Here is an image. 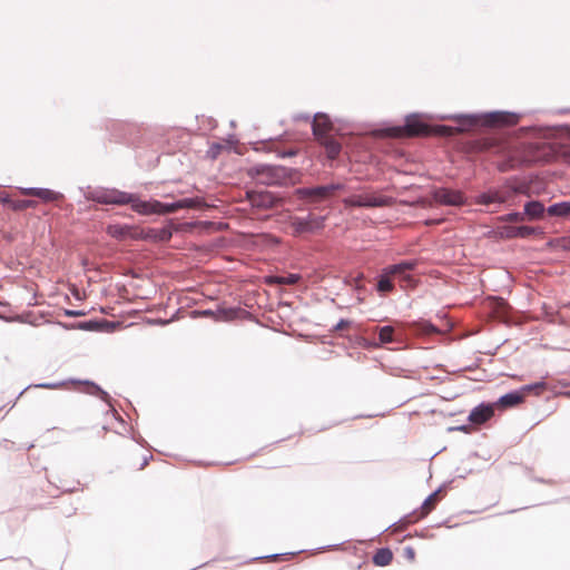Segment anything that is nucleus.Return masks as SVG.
<instances>
[{
	"mask_svg": "<svg viewBox=\"0 0 570 570\" xmlns=\"http://www.w3.org/2000/svg\"><path fill=\"white\" fill-rule=\"evenodd\" d=\"M110 205H129L131 210L141 216L166 215L185 208H197L203 205L199 197L181 198L171 203L157 199H141L138 194L110 188Z\"/></svg>",
	"mask_w": 570,
	"mask_h": 570,
	"instance_id": "nucleus-1",
	"label": "nucleus"
},
{
	"mask_svg": "<svg viewBox=\"0 0 570 570\" xmlns=\"http://www.w3.org/2000/svg\"><path fill=\"white\" fill-rule=\"evenodd\" d=\"M441 119H454L459 122V130L465 131L478 126L500 127L512 126L519 120V116L509 111H490L483 114L441 116Z\"/></svg>",
	"mask_w": 570,
	"mask_h": 570,
	"instance_id": "nucleus-2",
	"label": "nucleus"
},
{
	"mask_svg": "<svg viewBox=\"0 0 570 570\" xmlns=\"http://www.w3.org/2000/svg\"><path fill=\"white\" fill-rule=\"evenodd\" d=\"M528 186L523 183L513 184L507 181L500 187L489 188L488 190L479 194L474 198L476 205L491 206L494 205L499 208L502 205H512L519 195H528Z\"/></svg>",
	"mask_w": 570,
	"mask_h": 570,
	"instance_id": "nucleus-3",
	"label": "nucleus"
},
{
	"mask_svg": "<svg viewBox=\"0 0 570 570\" xmlns=\"http://www.w3.org/2000/svg\"><path fill=\"white\" fill-rule=\"evenodd\" d=\"M248 174L250 177L255 178L257 183L262 185L283 186L294 179V177L296 176V170L281 165L259 164L253 166L248 170Z\"/></svg>",
	"mask_w": 570,
	"mask_h": 570,
	"instance_id": "nucleus-4",
	"label": "nucleus"
},
{
	"mask_svg": "<svg viewBox=\"0 0 570 570\" xmlns=\"http://www.w3.org/2000/svg\"><path fill=\"white\" fill-rule=\"evenodd\" d=\"M350 190L351 188L345 181L336 180L324 185L296 188L295 195L305 202H324L332 199L340 193H347Z\"/></svg>",
	"mask_w": 570,
	"mask_h": 570,
	"instance_id": "nucleus-5",
	"label": "nucleus"
},
{
	"mask_svg": "<svg viewBox=\"0 0 570 570\" xmlns=\"http://www.w3.org/2000/svg\"><path fill=\"white\" fill-rule=\"evenodd\" d=\"M403 129L409 136H429L431 134L438 136L450 137L454 134V129L449 126L440 125L433 129L422 121L419 114H411L406 116Z\"/></svg>",
	"mask_w": 570,
	"mask_h": 570,
	"instance_id": "nucleus-6",
	"label": "nucleus"
},
{
	"mask_svg": "<svg viewBox=\"0 0 570 570\" xmlns=\"http://www.w3.org/2000/svg\"><path fill=\"white\" fill-rule=\"evenodd\" d=\"M325 217L308 214L306 217L295 216L291 219L294 236L312 234L324 227Z\"/></svg>",
	"mask_w": 570,
	"mask_h": 570,
	"instance_id": "nucleus-7",
	"label": "nucleus"
},
{
	"mask_svg": "<svg viewBox=\"0 0 570 570\" xmlns=\"http://www.w3.org/2000/svg\"><path fill=\"white\" fill-rule=\"evenodd\" d=\"M345 205L352 207H387L394 203V199L389 196L375 195H353L344 199Z\"/></svg>",
	"mask_w": 570,
	"mask_h": 570,
	"instance_id": "nucleus-8",
	"label": "nucleus"
},
{
	"mask_svg": "<svg viewBox=\"0 0 570 570\" xmlns=\"http://www.w3.org/2000/svg\"><path fill=\"white\" fill-rule=\"evenodd\" d=\"M246 194L250 205L258 209H271L282 203L279 197L268 190H250Z\"/></svg>",
	"mask_w": 570,
	"mask_h": 570,
	"instance_id": "nucleus-9",
	"label": "nucleus"
},
{
	"mask_svg": "<svg viewBox=\"0 0 570 570\" xmlns=\"http://www.w3.org/2000/svg\"><path fill=\"white\" fill-rule=\"evenodd\" d=\"M433 198L439 204L445 206H462L466 203V198L461 190L449 189L445 187L434 189Z\"/></svg>",
	"mask_w": 570,
	"mask_h": 570,
	"instance_id": "nucleus-10",
	"label": "nucleus"
},
{
	"mask_svg": "<svg viewBox=\"0 0 570 570\" xmlns=\"http://www.w3.org/2000/svg\"><path fill=\"white\" fill-rule=\"evenodd\" d=\"M417 266V262L415 259H405L401 261L397 264L386 266L389 273L393 276V279L396 278L401 283L411 284L413 278L411 276V272Z\"/></svg>",
	"mask_w": 570,
	"mask_h": 570,
	"instance_id": "nucleus-11",
	"label": "nucleus"
},
{
	"mask_svg": "<svg viewBox=\"0 0 570 570\" xmlns=\"http://www.w3.org/2000/svg\"><path fill=\"white\" fill-rule=\"evenodd\" d=\"M20 193L23 195H31L40 198L43 202H57L63 198V194L49 189V188H40V187H21L19 188Z\"/></svg>",
	"mask_w": 570,
	"mask_h": 570,
	"instance_id": "nucleus-12",
	"label": "nucleus"
},
{
	"mask_svg": "<svg viewBox=\"0 0 570 570\" xmlns=\"http://www.w3.org/2000/svg\"><path fill=\"white\" fill-rule=\"evenodd\" d=\"M311 125L313 135L316 139L324 138V136L328 135V131L332 129L331 119L324 112H316L313 116Z\"/></svg>",
	"mask_w": 570,
	"mask_h": 570,
	"instance_id": "nucleus-13",
	"label": "nucleus"
},
{
	"mask_svg": "<svg viewBox=\"0 0 570 570\" xmlns=\"http://www.w3.org/2000/svg\"><path fill=\"white\" fill-rule=\"evenodd\" d=\"M120 323H77V326H66L69 328H78L87 332L114 333L119 330Z\"/></svg>",
	"mask_w": 570,
	"mask_h": 570,
	"instance_id": "nucleus-14",
	"label": "nucleus"
},
{
	"mask_svg": "<svg viewBox=\"0 0 570 570\" xmlns=\"http://www.w3.org/2000/svg\"><path fill=\"white\" fill-rule=\"evenodd\" d=\"M493 413L494 404H480L470 412L469 420L474 424H482L492 417Z\"/></svg>",
	"mask_w": 570,
	"mask_h": 570,
	"instance_id": "nucleus-15",
	"label": "nucleus"
},
{
	"mask_svg": "<svg viewBox=\"0 0 570 570\" xmlns=\"http://www.w3.org/2000/svg\"><path fill=\"white\" fill-rule=\"evenodd\" d=\"M302 279V275L297 273H287L285 275H268L265 282L268 285H294Z\"/></svg>",
	"mask_w": 570,
	"mask_h": 570,
	"instance_id": "nucleus-16",
	"label": "nucleus"
},
{
	"mask_svg": "<svg viewBox=\"0 0 570 570\" xmlns=\"http://www.w3.org/2000/svg\"><path fill=\"white\" fill-rule=\"evenodd\" d=\"M547 213V208L540 200H529L524 204L523 214L530 220L541 219Z\"/></svg>",
	"mask_w": 570,
	"mask_h": 570,
	"instance_id": "nucleus-17",
	"label": "nucleus"
},
{
	"mask_svg": "<svg viewBox=\"0 0 570 570\" xmlns=\"http://www.w3.org/2000/svg\"><path fill=\"white\" fill-rule=\"evenodd\" d=\"M375 288L381 296H384L394 289L393 276L389 273L386 267H384L379 275Z\"/></svg>",
	"mask_w": 570,
	"mask_h": 570,
	"instance_id": "nucleus-18",
	"label": "nucleus"
},
{
	"mask_svg": "<svg viewBox=\"0 0 570 570\" xmlns=\"http://www.w3.org/2000/svg\"><path fill=\"white\" fill-rule=\"evenodd\" d=\"M87 200H92L102 205H110V188H95L85 193Z\"/></svg>",
	"mask_w": 570,
	"mask_h": 570,
	"instance_id": "nucleus-19",
	"label": "nucleus"
},
{
	"mask_svg": "<svg viewBox=\"0 0 570 570\" xmlns=\"http://www.w3.org/2000/svg\"><path fill=\"white\" fill-rule=\"evenodd\" d=\"M317 141L324 146L330 159H335L340 155L342 146L336 139L326 135L324 138H317Z\"/></svg>",
	"mask_w": 570,
	"mask_h": 570,
	"instance_id": "nucleus-20",
	"label": "nucleus"
},
{
	"mask_svg": "<svg viewBox=\"0 0 570 570\" xmlns=\"http://www.w3.org/2000/svg\"><path fill=\"white\" fill-rule=\"evenodd\" d=\"M523 400H524V397H523L522 392H520V390H518V391H512L510 393L502 395L498 400L497 404H499L502 407H512V406H515V405L522 403Z\"/></svg>",
	"mask_w": 570,
	"mask_h": 570,
	"instance_id": "nucleus-21",
	"label": "nucleus"
},
{
	"mask_svg": "<svg viewBox=\"0 0 570 570\" xmlns=\"http://www.w3.org/2000/svg\"><path fill=\"white\" fill-rule=\"evenodd\" d=\"M132 226L127 224H112L107 227V233L114 238L124 239L131 234Z\"/></svg>",
	"mask_w": 570,
	"mask_h": 570,
	"instance_id": "nucleus-22",
	"label": "nucleus"
},
{
	"mask_svg": "<svg viewBox=\"0 0 570 570\" xmlns=\"http://www.w3.org/2000/svg\"><path fill=\"white\" fill-rule=\"evenodd\" d=\"M148 238L156 242H169L173 237V230L170 227L150 228L148 230Z\"/></svg>",
	"mask_w": 570,
	"mask_h": 570,
	"instance_id": "nucleus-23",
	"label": "nucleus"
},
{
	"mask_svg": "<svg viewBox=\"0 0 570 570\" xmlns=\"http://www.w3.org/2000/svg\"><path fill=\"white\" fill-rule=\"evenodd\" d=\"M547 214L554 217H567L570 215V202H560L550 205Z\"/></svg>",
	"mask_w": 570,
	"mask_h": 570,
	"instance_id": "nucleus-24",
	"label": "nucleus"
},
{
	"mask_svg": "<svg viewBox=\"0 0 570 570\" xmlns=\"http://www.w3.org/2000/svg\"><path fill=\"white\" fill-rule=\"evenodd\" d=\"M546 389H547V383L544 381H539V382L522 386L520 389V392H522L523 397H525V395L528 393H534L535 395H540Z\"/></svg>",
	"mask_w": 570,
	"mask_h": 570,
	"instance_id": "nucleus-25",
	"label": "nucleus"
},
{
	"mask_svg": "<svg viewBox=\"0 0 570 570\" xmlns=\"http://www.w3.org/2000/svg\"><path fill=\"white\" fill-rule=\"evenodd\" d=\"M36 202L35 200H31V199H21V200H12L10 198V202L8 204V206L18 212V210H23V209H27V208H30V207H35L36 206Z\"/></svg>",
	"mask_w": 570,
	"mask_h": 570,
	"instance_id": "nucleus-26",
	"label": "nucleus"
},
{
	"mask_svg": "<svg viewBox=\"0 0 570 570\" xmlns=\"http://www.w3.org/2000/svg\"><path fill=\"white\" fill-rule=\"evenodd\" d=\"M377 566H386L392 560V553L389 549H381L373 558Z\"/></svg>",
	"mask_w": 570,
	"mask_h": 570,
	"instance_id": "nucleus-27",
	"label": "nucleus"
},
{
	"mask_svg": "<svg viewBox=\"0 0 570 570\" xmlns=\"http://www.w3.org/2000/svg\"><path fill=\"white\" fill-rule=\"evenodd\" d=\"M524 218L523 212H511L500 217L502 222H522Z\"/></svg>",
	"mask_w": 570,
	"mask_h": 570,
	"instance_id": "nucleus-28",
	"label": "nucleus"
},
{
	"mask_svg": "<svg viewBox=\"0 0 570 570\" xmlns=\"http://www.w3.org/2000/svg\"><path fill=\"white\" fill-rule=\"evenodd\" d=\"M222 149H223L222 144L213 142L207 150V157L210 159H216L219 156Z\"/></svg>",
	"mask_w": 570,
	"mask_h": 570,
	"instance_id": "nucleus-29",
	"label": "nucleus"
},
{
	"mask_svg": "<svg viewBox=\"0 0 570 570\" xmlns=\"http://www.w3.org/2000/svg\"><path fill=\"white\" fill-rule=\"evenodd\" d=\"M535 233V228L531 226H518L517 234L519 238H527Z\"/></svg>",
	"mask_w": 570,
	"mask_h": 570,
	"instance_id": "nucleus-30",
	"label": "nucleus"
},
{
	"mask_svg": "<svg viewBox=\"0 0 570 570\" xmlns=\"http://www.w3.org/2000/svg\"><path fill=\"white\" fill-rule=\"evenodd\" d=\"M392 333H393L392 326H384V327H382L381 331H380V340H381V342H383V343L391 342Z\"/></svg>",
	"mask_w": 570,
	"mask_h": 570,
	"instance_id": "nucleus-31",
	"label": "nucleus"
},
{
	"mask_svg": "<svg viewBox=\"0 0 570 570\" xmlns=\"http://www.w3.org/2000/svg\"><path fill=\"white\" fill-rule=\"evenodd\" d=\"M421 325L420 331L424 334L439 333L441 330L436 328L433 323H419Z\"/></svg>",
	"mask_w": 570,
	"mask_h": 570,
	"instance_id": "nucleus-32",
	"label": "nucleus"
},
{
	"mask_svg": "<svg viewBox=\"0 0 570 570\" xmlns=\"http://www.w3.org/2000/svg\"><path fill=\"white\" fill-rule=\"evenodd\" d=\"M438 493H439V491H435L434 493L430 494V495L424 500L423 505H422V508H423L424 510H426V511H430V510H431V507H432V504H433L434 500L436 499Z\"/></svg>",
	"mask_w": 570,
	"mask_h": 570,
	"instance_id": "nucleus-33",
	"label": "nucleus"
},
{
	"mask_svg": "<svg viewBox=\"0 0 570 570\" xmlns=\"http://www.w3.org/2000/svg\"><path fill=\"white\" fill-rule=\"evenodd\" d=\"M63 385V382H57V383H41V384H37L35 385V387H40V389H51V390H55V389H59Z\"/></svg>",
	"mask_w": 570,
	"mask_h": 570,
	"instance_id": "nucleus-34",
	"label": "nucleus"
},
{
	"mask_svg": "<svg viewBox=\"0 0 570 570\" xmlns=\"http://www.w3.org/2000/svg\"><path fill=\"white\" fill-rule=\"evenodd\" d=\"M517 227L518 226H507L504 227V234L508 238H517L518 237V234H517Z\"/></svg>",
	"mask_w": 570,
	"mask_h": 570,
	"instance_id": "nucleus-35",
	"label": "nucleus"
},
{
	"mask_svg": "<svg viewBox=\"0 0 570 570\" xmlns=\"http://www.w3.org/2000/svg\"><path fill=\"white\" fill-rule=\"evenodd\" d=\"M312 119H313V118H311V115H309V114H303V112H301V114H295V115L293 116V120H294V121H306V122H308V121H312Z\"/></svg>",
	"mask_w": 570,
	"mask_h": 570,
	"instance_id": "nucleus-36",
	"label": "nucleus"
},
{
	"mask_svg": "<svg viewBox=\"0 0 570 570\" xmlns=\"http://www.w3.org/2000/svg\"><path fill=\"white\" fill-rule=\"evenodd\" d=\"M63 314H65V316H69V317H76V316L83 315V313L81 311H76V309H63Z\"/></svg>",
	"mask_w": 570,
	"mask_h": 570,
	"instance_id": "nucleus-37",
	"label": "nucleus"
},
{
	"mask_svg": "<svg viewBox=\"0 0 570 570\" xmlns=\"http://www.w3.org/2000/svg\"><path fill=\"white\" fill-rule=\"evenodd\" d=\"M9 202H10V196L7 193L0 190V204L8 205Z\"/></svg>",
	"mask_w": 570,
	"mask_h": 570,
	"instance_id": "nucleus-38",
	"label": "nucleus"
},
{
	"mask_svg": "<svg viewBox=\"0 0 570 570\" xmlns=\"http://www.w3.org/2000/svg\"><path fill=\"white\" fill-rule=\"evenodd\" d=\"M353 283H354V287L355 289L361 293V291L363 289V286H362V277H356L353 279Z\"/></svg>",
	"mask_w": 570,
	"mask_h": 570,
	"instance_id": "nucleus-39",
	"label": "nucleus"
},
{
	"mask_svg": "<svg viewBox=\"0 0 570 570\" xmlns=\"http://www.w3.org/2000/svg\"><path fill=\"white\" fill-rule=\"evenodd\" d=\"M406 553H407V557H410L411 559L414 558V551L411 548L406 549Z\"/></svg>",
	"mask_w": 570,
	"mask_h": 570,
	"instance_id": "nucleus-40",
	"label": "nucleus"
},
{
	"mask_svg": "<svg viewBox=\"0 0 570 570\" xmlns=\"http://www.w3.org/2000/svg\"><path fill=\"white\" fill-rule=\"evenodd\" d=\"M141 321H146V322H149V321H153L151 318H148V317H144L141 318ZM155 321H163L161 318H156ZM168 321H174L173 318H169Z\"/></svg>",
	"mask_w": 570,
	"mask_h": 570,
	"instance_id": "nucleus-41",
	"label": "nucleus"
},
{
	"mask_svg": "<svg viewBox=\"0 0 570 570\" xmlns=\"http://www.w3.org/2000/svg\"><path fill=\"white\" fill-rule=\"evenodd\" d=\"M345 324H346V323L340 322V323H337L336 328H337V330H343Z\"/></svg>",
	"mask_w": 570,
	"mask_h": 570,
	"instance_id": "nucleus-42",
	"label": "nucleus"
},
{
	"mask_svg": "<svg viewBox=\"0 0 570 570\" xmlns=\"http://www.w3.org/2000/svg\"><path fill=\"white\" fill-rule=\"evenodd\" d=\"M3 321L9 322V321H20V320H19V318H10V317H6V318H3Z\"/></svg>",
	"mask_w": 570,
	"mask_h": 570,
	"instance_id": "nucleus-43",
	"label": "nucleus"
},
{
	"mask_svg": "<svg viewBox=\"0 0 570 570\" xmlns=\"http://www.w3.org/2000/svg\"><path fill=\"white\" fill-rule=\"evenodd\" d=\"M203 315H209L210 314V311L209 309H206L202 313Z\"/></svg>",
	"mask_w": 570,
	"mask_h": 570,
	"instance_id": "nucleus-44",
	"label": "nucleus"
},
{
	"mask_svg": "<svg viewBox=\"0 0 570 570\" xmlns=\"http://www.w3.org/2000/svg\"><path fill=\"white\" fill-rule=\"evenodd\" d=\"M197 313H198L197 311H193V312H191V317H196V316H197Z\"/></svg>",
	"mask_w": 570,
	"mask_h": 570,
	"instance_id": "nucleus-45",
	"label": "nucleus"
}]
</instances>
